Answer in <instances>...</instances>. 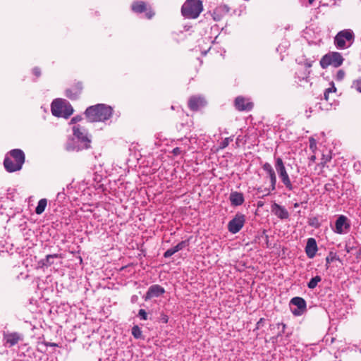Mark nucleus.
Wrapping results in <instances>:
<instances>
[{"label":"nucleus","instance_id":"f257e3e1","mask_svg":"<svg viewBox=\"0 0 361 361\" xmlns=\"http://www.w3.org/2000/svg\"><path fill=\"white\" fill-rule=\"evenodd\" d=\"M82 120L80 116H77L71 120L69 125L72 126L73 135L80 143V145H75L74 140L67 142L66 148L68 151H78L90 147V140L88 137L87 130L79 122Z\"/></svg>","mask_w":361,"mask_h":361},{"label":"nucleus","instance_id":"f03ea898","mask_svg":"<svg viewBox=\"0 0 361 361\" xmlns=\"http://www.w3.org/2000/svg\"><path fill=\"white\" fill-rule=\"evenodd\" d=\"M112 111L110 106L99 104L87 108L85 115L91 122L104 121L111 116Z\"/></svg>","mask_w":361,"mask_h":361},{"label":"nucleus","instance_id":"7ed1b4c3","mask_svg":"<svg viewBox=\"0 0 361 361\" xmlns=\"http://www.w3.org/2000/svg\"><path fill=\"white\" fill-rule=\"evenodd\" d=\"M24 162L23 152L20 149H13L6 157L4 165L8 172L12 173L20 170Z\"/></svg>","mask_w":361,"mask_h":361},{"label":"nucleus","instance_id":"20e7f679","mask_svg":"<svg viewBox=\"0 0 361 361\" xmlns=\"http://www.w3.org/2000/svg\"><path fill=\"white\" fill-rule=\"evenodd\" d=\"M203 10L200 0H187L182 6L181 12L188 18H197Z\"/></svg>","mask_w":361,"mask_h":361},{"label":"nucleus","instance_id":"39448f33","mask_svg":"<svg viewBox=\"0 0 361 361\" xmlns=\"http://www.w3.org/2000/svg\"><path fill=\"white\" fill-rule=\"evenodd\" d=\"M51 113L56 116L68 118L73 113V109L66 100L59 99L52 102Z\"/></svg>","mask_w":361,"mask_h":361},{"label":"nucleus","instance_id":"423d86ee","mask_svg":"<svg viewBox=\"0 0 361 361\" xmlns=\"http://www.w3.org/2000/svg\"><path fill=\"white\" fill-rule=\"evenodd\" d=\"M353 39L354 35L351 30H343L336 35L334 44L340 49H346L352 44Z\"/></svg>","mask_w":361,"mask_h":361},{"label":"nucleus","instance_id":"0eeeda50","mask_svg":"<svg viewBox=\"0 0 361 361\" xmlns=\"http://www.w3.org/2000/svg\"><path fill=\"white\" fill-rule=\"evenodd\" d=\"M342 55L336 51L330 52L324 55L320 60V65L323 68H327L329 66L334 67H339L343 62Z\"/></svg>","mask_w":361,"mask_h":361},{"label":"nucleus","instance_id":"6e6552de","mask_svg":"<svg viewBox=\"0 0 361 361\" xmlns=\"http://www.w3.org/2000/svg\"><path fill=\"white\" fill-rule=\"evenodd\" d=\"M275 167L280 178H281L283 183L289 190H293V185L290 182L289 176L286 171V169L285 168L284 164L281 158H276Z\"/></svg>","mask_w":361,"mask_h":361},{"label":"nucleus","instance_id":"1a4fd4ad","mask_svg":"<svg viewBox=\"0 0 361 361\" xmlns=\"http://www.w3.org/2000/svg\"><path fill=\"white\" fill-rule=\"evenodd\" d=\"M245 217L242 214H237L228 224V230L232 233H238L243 226Z\"/></svg>","mask_w":361,"mask_h":361},{"label":"nucleus","instance_id":"9d476101","mask_svg":"<svg viewBox=\"0 0 361 361\" xmlns=\"http://www.w3.org/2000/svg\"><path fill=\"white\" fill-rule=\"evenodd\" d=\"M348 219L343 216H340L336 221L334 231L338 234L346 233L349 228Z\"/></svg>","mask_w":361,"mask_h":361},{"label":"nucleus","instance_id":"9b49d317","mask_svg":"<svg viewBox=\"0 0 361 361\" xmlns=\"http://www.w3.org/2000/svg\"><path fill=\"white\" fill-rule=\"evenodd\" d=\"M164 293V289L158 285L152 286L146 293L145 300L158 297Z\"/></svg>","mask_w":361,"mask_h":361},{"label":"nucleus","instance_id":"f8f14e48","mask_svg":"<svg viewBox=\"0 0 361 361\" xmlns=\"http://www.w3.org/2000/svg\"><path fill=\"white\" fill-rule=\"evenodd\" d=\"M317 251V245L314 238H309L306 245L305 252L308 257L313 258Z\"/></svg>","mask_w":361,"mask_h":361},{"label":"nucleus","instance_id":"ddd939ff","mask_svg":"<svg viewBox=\"0 0 361 361\" xmlns=\"http://www.w3.org/2000/svg\"><path fill=\"white\" fill-rule=\"evenodd\" d=\"M236 108L240 111L250 110L252 108V104L243 97H237L235 101Z\"/></svg>","mask_w":361,"mask_h":361},{"label":"nucleus","instance_id":"4468645a","mask_svg":"<svg viewBox=\"0 0 361 361\" xmlns=\"http://www.w3.org/2000/svg\"><path fill=\"white\" fill-rule=\"evenodd\" d=\"M290 302L298 308V310H295L293 311V313L295 315L300 314V310H304L306 307V302L305 300L300 297L293 298Z\"/></svg>","mask_w":361,"mask_h":361},{"label":"nucleus","instance_id":"2eb2a0df","mask_svg":"<svg viewBox=\"0 0 361 361\" xmlns=\"http://www.w3.org/2000/svg\"><path fill=\"white\" fill-rule=\"evenodd\" d=\"M4 339L6 343L10 346H13L17 344L20 341L23 339L20 334L17 333H10L5 335Z\"/></svg>","mask_w":361,"mask_h":361},{"label":"nucleus","instance_id":"dca6fc26","mask_svg":"<svg viewBox=\"0 0 361 361\" xmlns=\"http://www.w3.org/2000/svg\"><path fill=\"white\" fill-rule=\"evenodd\" d=\"M271 209L274 214L280 219H287L289 216L287 210L278 204H274Z\"/></svg>","mask_w":361,"mask_h":361},{"label":"nucleus","instance_id":"f3484780","mask_svg":"<svg viewBox=\"0 0 361 361\" xmlns=\"http://www.w3.org/2000/svg\"><path fill=\"white\" fill-rule=\"evenodd\" d=\"M204 104V99L200 97H192L189 101V106L192 110H197L200 107L203 106Z\"/></svg>","mask_w":361,"mask_h":361},{"label":"nucleus","instance_id":"a211bd4d","mask_svg":"<svg viewBox=\"0 0 361 361\" xmlns=\"http://www.w3.org/2000/svg\"><path fill=\"white\" fill-rule=\"evenodd\" d=\"M187 245V243L185 241H182L179 243L178 245L174 246L173 247H171L169 250H167L164 253L165 257H169L172 256L176 252H178L179 250H181Z\"/></svg>","mask_w":361,"mask_h":361},{"label":"nucleus","instance_id":"6ab92c4d","mask_svg":"<svg viewBox=\"0 0 361 361\" xmlns=\"http://www.w3.org/2000/svg\"><path fill=\"white\" fill-rule=\"evenodd\" d=\"M230 200L232 204L240 205L243 202V197L240 193L233 192L231 194Z\"/></svg>","mask_w":361,"mask_h":361},{"label":"nucleus","instance_id":"aec40b11","mask_svg":"<svg viewBox=\"0 0 361 361\" xmlns=\"http://www.w3.org/2000/svg\"><path fill=\"white\" fill-rule=\"evenodd\" d=\"M267 174L269 176L270 182H271V190H274L276 189V176L275 174V172L274 169L271 168L269 170V171H267Z\"/></svg>","mask_w":361,"mask_h":361},{"label":"nucleus","instance_id":"412c9836","mask_svg":"<svg viewBox=\"0 0 361 361\" xmlns=\"http://www.w3.org/2000/svg\"><path fill=\"white\" fill-rule=\"evenodd\" d=\"M267 174L269 176L270 182H271V190H274L276 189V176L275 174V172L274 169L271 168L269 170V171H267Z\"/></svg>","mask_w":361,"mask_h":361},{"label":"nucleus","instance_id":"4be33fe9","mask_svg":"<svg viewBox=\"0 0 361 361\" xmlns=\"http://www.w3.org/2000/svg\"><path fill=\"white\" fill-rule=\"evenodd\" d=\"M132 9L137 13H141L145 10V4L142 1L135 2L132 5Z\"/></svg>","mask_w":361,"mask_h":361},{"label":"nucleus","instance_id":"5701e85b","mask_svg":"<svg viewBox=\"0 0 361 361\" xmlns=\"http://www.w3.org/2000/svg\"><path fill=\"white\" fill-rule=\"evenodd\" d=\"M319 281H321V277H320V276H315V277L312 278V279L310 281V282L308 283V284H307L308 288H311V289L314 288L317 286V284H318V283H319Z\"/></svg>","mask_w":361,"mask_h":361},{"label":"nucleus","instance_id":"b1692460","mask_svg":"<svg viewBox=\"0 0 361 361\" xmlns=\"http://www.w3.org/2000/svg\"><path fill=\"white\" fill-rule=\"evenodd\" d=\"M45 209V199H42L36 208V212L38 214H42Z\"/></svg>","mask_w":361,"mask_h":361},{"label":"nucleus","instance_id":"393cba45","mask_svg":"<svg viewBox=\"0 0 361 361\" xmlns=\"http://www.w3.org/2000/svg\"><path fill=\"white\" fill-rule=\"evenodd\" d=\"M309 141H310V148L312 150V152L313 153H314L317 149V141L313 137H310Z\"/></svg>","mask_w":361,"mask_h":361},{"label":"nucleus","instance_id":"a878e982","mask_svg":"<svg viewBox=\"0 0 361 361\" xmlns=\"http://www.w3.org/2000/svg\"><path fill=\"white\" fill-rule=\"evenodd\" d=\"M132 334H133V335L134 336V337L135 338H139L142 336V331H141L140 329L137 326H135L132 329Z\"/></svg>","mask_w":361,"mask_h":361},{"label":"nucleus","instance_id":"bb28decb","mask_svg":"<svg viewBox=\"0 0 361 361\" xmlns=\"http://www.w3.org/2000/svg\"><path fill=\"white\" fill-rule=\"evenodd\" d=\"M335 259H336V255L330 253L326 258L327 265L334 262Z\"/></svg>","mask_w":361,"mask_h":361},{"label":"nucleus","instance_id":"cd10ccee","mask_svg":"<svg viewBox=\"0 0 361 361\" xmlns=\"http://www.w3.org/2000/svg\"><path fill=\"white\" fill-rule=\"evenodd\" d=\"M345 77V72L343 70H339L337 72L336 78L337 80L341 81Z\"/></svg>","mask_w":361,"mask_h":361},{"label":"nucleus","instance_id":"c85d7f7f","mask_svg":"<svg viewBox=\"0 0 361 361\" xmlns=\"http://www.w3.org/2000/svg\"><path fill=\"white\" fill-rule=\"evenodd\" d=\"M138 314H139V316H140L142 319H144V320L147 319V312H145V310L140 309L139 310V313Z\"/></svg>","mask_w":361,"mask_h":361},{"label":"nucleus","instance_id":"c756f323","mask_svg":"<svg viewBox=\"0 0 361 361\" xmlns=\"http://www.w3.org/2000/svg\"><path fill=\"white\" fill-rule=\"evenodd\" d=\"M231 140H232L230 137L225 138L221 143V148H225L226 147H227Z\"/></svg>","mask_w":361,"mask_h":361},{"label":"nucleus","instance_id":"7c9ffc66","mask_svg":"<svg viewBox=\"0 0 361 361\" xmlns=\"http://www.w3.org/2000/svg\"><path fill=\"white\" fill-rule=\"evenodd\" d=\"M354 85L357 91L361 92V80H358L354 82Z\"/></svg>","mask_w":361,"mask_h":361},{"label":"nucleus","instance_id":"2f4dec72","mask_svg":"<svg viewBox=\"0 0 361 361\" xmlns=\"http://www.w3.org/2000/svg\"><path fill=\"white\" fill-rule=\"evenodd\" d=\"M272 168V166H271L270 164L269 163H265L264 165H263V169L267 172V171H269V169H271Z\"/></svg>","mask_w":361,"mask_h":361},{"label":"nucleus","instance_id":"473e14b6","mask_svg":"<svg viewBox=\"0 0 361 361\" xmlns=\"http://www.w3.org/2000/svg\"><path fill=\"white\" fill-rule=\"evenodd\" d=\"M172 152L174 155H178L180 154L181 150L179 147H176L173 149Z\"/></svg>","mask_w":361,"mask_h":361},{"label":"nucleus","instance_id":"72a5a7b5","mask_svg":"<svg viewBox=\"0 0 361 361\" xmlns=\"http://www.w3.org/2000/svg\"><path fill=\"white\" fill-rule=\"evenodd\" d=\"M328 92H335L336 91V88L334 87V84H332V87L326 89Z\"/></svg>","mask_w":361,"mask_h":361},{"label":"nucleus","instance_id":"f704fd0d","mask_svg":"<svg viewBox=\"0 0 361 361\" xmlns=\"http://www.w3.org/2000/svg\"><path fill=\"white\" fill-rule=\"evenodd\" d=\"M153 16H154V13L152 11H147L146 16L148 18H151Z\"/></svg>","mask_w":361,"mask_h":361},{"label":"nucleus","instance_id":"c9c22d12","mask_svg":"<svg viewBox=\"0 0 361 361\" xmlns=\"http://www.w3.org/2000/svg\"><path fill=\"white\" fill-rule=\"evenodd\" d=\"M33 73L37 76L40 75V71H39V70L37 68H35L33 69Z\"/></svg>","mask_w":361,"mask_h":361},{"label":"nucleus","instance_id":"e433bc0d","mask_svg":"<svg viewBox=\"0 0 361 361\" xmlns=\"http://www.w3.org/2000/svg\"><path fill=\"white\" fill-rule=\"evenodd\" d=\"M329 92H328L327 91H325L324 92V99L328 101L329 100Z\"/></svg>","mask_w":361,"mask_h":361},{"label":"nucleus","instance_id":"4c0bfd02","mask_svg":"<svg viewBox=\"0 0 361 361\" xmlns=\"http://www.w3.org/2000/svg\"><path fill=\"white\" fill-rule=\"evenodd\" d=\"M315 160H316V157H315V155H312V156H311V157H310V161L311 162H314V161H315Z\"/></svg>","mask_w":361,"mask_h":361},{"label":"nucleus","instance_id":"58836bf2","mask_svg":"<svg viewBox=\"0 0 361 361\" xmlns=\"http://www.w3.org/2000/svg\"><path fill=\"white\" fill-rule=\"evenodd\" d=\"M162 320L164 321V322L166 323L168 322V317L167 316H164L162 317Z\"/></svg>","mask_w":361,"mask_h":361},{"label":"nucleus","instance_id":"ea45409f","mask_svg":"<svg viewBox=\"0 0 361 361\" xmlns=\"http://www.w3.org/2000/svg\"><path fill=\"white\" fill-rule=\"evenodd\" d=\"M44 301H45V300H44L42 298H40L39 303L38 304V305H43V304H44Z\"/></svg>","mask_w":361,"mask_h":361},{"label":"nucleus","instance_id":"a19ab883","mask_svg":"<svg viewBox=\"0 0 361 361\" xmlns=\"http://www.w3.org/2000/svg\"><path fill=\"white\" fill-rule=\"evenodd\" d=\"M299 207V204L298 203H295L294 207Z\"/></svg>","mask_w":361,"mask_h":361},{"label":"nucleus","instance_id":"79ce46f5","mask_svg":"<svg viewBox=\"0 0 361 361\" xmlns=\"http://www.w3.org/2000/svg\"><path fill=\"white\" fill-rule=\"evenodd\" d=\"M314 0H309V3L310 4H312V2L314 1Z\"/></svg>","mask_w":361,"mask_h":361},{"label":"nucleus","instance_id":"37998d69","mask_svg":"<svg viewBox=\"0 0 361 361\" xmlns=\"http://www.w3.org/2000/svg\"><path fill=\"white\" fill-rule=\"evenodd\" d=\"M262 322V319H260V320L258 322V324H259V323H261Z\"/></svg>","mask_w":361,"mask_h":361}]
</instances>
